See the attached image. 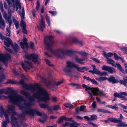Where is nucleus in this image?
Masks as SVG:
<instances>
[{
	"label": "nucleus",
	"mask_w": 127,
	"mask_h": 127,
	"mask_svg": "<svg viewBox=\"0 0 127 127\" xmlns=\"http://www.w3.org/2000/svg\"><path fill=\"white\" fill-rule=\"evenodd\" d=\"M35 86L36 89H37L38 91L36 93L33 94V97L29 96L28 98L29 99L30 102H24L26 106L25 108L28 110V109L31 108V105H34L33 102L34 101V98L44 102H46L51 99L49 97L48 93L44 88L41 87L37 83L35 84Z\"/></svg>",
	"instance_id": "1"
},
{
	"label": "nucleus",
	"mask_w": 127,
	"mask_h": 127,
	"mask_svg": "<svg viewBox=\"0 0 127 127\" xmlns=\"http://www.w3.org/2000/svg\"><path fill=\"white\" fill-rule=\"evenodd\" d=\"M53 36L52 35L46 36L44 39L45 47L47 50H49L51 53L59 57L63 58L65 55L70 56L73 53L77 52L72 50H66L64 51L63 49L59 48L53 50L51 47L54 43L53 40Z\"/></svg>",
	"instance_id": "2"
},
{
	"label": "nucleus",
	"mask_w": 127,
	"mask_h": 127,
	"mask_svg": "<svg viewBox=\"0 0 127 127\" xmlns=\"http://www.w3.org/2000/svg\"><path fill=\"white\" fill-rule=\"evenodd\" d=\"M17 91H11L8 96L0 95V98H4L5 99L9 98V102L13 104H17L19 101H22L23 98L22 96L17 94Z\"/></svg>",
	"instance_id": "3"
},
{
	"label": "nucleus",
	"mask_w": 127,
	"mask_h": 127,
	"mask_svg": "<svg viewBox=\"0 0 127 127\" xmlns=\"http://www.w3.org/2000/svg\"><path fill=\"white\" fill-rule=\"evenodd\" d=\"M22 113L23 114L29 115L31 118L33 117L35 114L37 115L40 116L42 115V113L39 111H37L36 109H32L31 108L28 109V110H22Z\"/></svg>",
	"instance_id": "4"
},
{
	"label": "nucleus",
	"mask_w": 127,
	"mask_h": 127,
	"mask_svg": "<svg viewBox=\"0 0 127 127\" xmlns=\"http://www.w3.org/2000/svg\"><path fill=\"white\" fill-rule=\"evenodd\" d=\"M110 121L115 123H119L117 125V127H127V124H125V123L122 122V121L117 120L114 118H108L107 120H104L103 121V122H109Z\"/></svg>",
	"instance_id": "5"
},
{
	"label": "nucleus",
	"mask_w": 127,
	"mask_h": 127,
	"mask_svg": "<svg viewBox=\"0 0 127 127\" xmlns=\"http://www.w3.org/2000/svg\"><path fill=\"white\" fill-rule=\"evenodd\" d=\"M76 64L74 62L70 61H67L66 62V67L63 69V70L66 73H69L73 70V68H75Z\"/></svg>",
	"instance_id": "6"
},
{
	"label": "nucleus",
	"mask_w": 127,
	"mask_h": 127,
	"mask_svg": "<svg viewBox=\"0 0 127 127\" xmlns=\"http://www.w3.org/2000/svg\"><path fill=\"white\" fill-rule=\"evenodd\" d=\"M4 39H5V40L4 41V45L6 46H4V48L10 53H13V50L8 47L12 45L13 43L12 40L9 37H5L4 38Z\"/></svg>",
	"instance_id": "7"
},
{
	"label": "nucleus",
	"mask_w": 127,
	"mask_h": 127,
	"mask_svg": "<svg viewBox=\"0 0 127 127\" xmlns=\"http://www.w3.org/2000/svg\"><path fill=\"white\" fill-rule=\"evenodd\" d=\"M19 83L22 85L23 88H25L26 89L30 91L32 93H34L36 91L35 85H34L31 84L28 85L24 83L23 80H20Z\"/></svg>",
	"instance_id": "8"
},
{
	"label": "nucleus",
	"mask_w": 127,
	"mask_h": 127,
	"mask_svg": "<svg viewBox=\"0 0 127 127\" xmlns=\"http://www.w3.org/2000/svg\"><path fill=\"white\" fill-rule=\"evenodd\" d=\"M106 80L108 81L111 82L112 84L117 83H119L121 84H123L125 87L127 86V84L124 82L123 80H120L119 81L117 79H115V77L112 76H111L108 78H107Z\"/></svg>",
	"instance_id": "9"
},
{
	"label": "nucleus",
	"mask_w": 127,
	"mask_h": 127,
	"mask_svg": "<svg viewBox=\"0 0 127 127\" xmlns=\"http://www.w3.org/2000/svg\"><path fill=\"white\" fill-rule=\"evenodd\" d=\"M107 62L112 65L115 67L117 66V68L118 70L122 73H124V71L122 67H121L120 64L118 63H116V65L114 64V61L112 59H110L107 60Z\"/></svg>",
	"instance_id": "10"
},
{
	"label": "nucleus",
	"mask_w": 127,
	"mask_h": 127,
	"mask_svg": "<svg viewBox=\"0 0 127 127\" xmlns=\"http://www.w3.org/2000/svg\"><path fill=\"white\" fill-rule=\"evenodd\" d=\"M25 64L23 62L22 63L21 65L23 69L26 71H27V69L29 70L32 67V63L29 61L25 60L24 61Z\"/></svg>",
	"instance_id": "11"
},
{
	"label": "nucleus",
	"mask_w": 127,
	"mask_h": 127,
	"mask_svg": "<svg viewBox=\"0 0 127 127\" xmlns=\"http://www.w3.org/2000/svg\"><path fill=\"white\" fill-rule=\"evenodd\" d=\"M63 81H58L56 83L55 81H52L51 82L49 81L47 83V86L49 88H54L55 86L56 85L57 86H58L60 84H61L63 82Z\"/></svg>",
	"instance_id": "12"
},
{
	"label": "nucleus",
	"mask_w": 127,
	"mask_h": 127,
	"mask_svg": "<svg viewBox=\"0 0 127 127\" xmlns=\"http://www.w3.org/2000/svg\"><path fill=\"white\" fill-rule=\"evenodd\" d=\"M13 3V7L14 9H16V11L19 9L20 10L21 6L20 2V0H11Z\"/></svg>",
	"instance_id": "13"
},
{
	"label": "nucleus",
	"mask_w": 127,
	"mask_h": 127,
	"mask_svg": "<svg viewBox=\"0 0 127 127\" xmlns=\"http://www.w3.org/2000/svg\"><path fill=\"white\" fill-rule=\"evenodd\" d=\"M8 109L7 110L8 112L9 113H12V115H16L17 114L15 111V108L13 105H8Z\"/></svg>",
	"instance_id": "14"
},
{
	"label": "nucleus",
	"mask_w": 127,
	"mask_h": 127,
	"mask_svg": "<svg viewBox=\"0 0 127 127\" xmlns=\"http://www.w3.org/2000/svg\"><path fill=\"white\" fill-rule=\"evenodd\" d=\"M102 70L108 71L110 73L112 74L116 72L115 68L112 67L104 65L102 67Z\"/></svg>",
	"instance_id": "15"
},
{
	"label": "nucleus",
	"mask_w": 127,
	"mask_h": 127,
	"mask_svg": "<svg viewBox=\"0 0 127 127\" xmlns=\"http://www.w3.org/2000/svg\"><path fill=\"white\" fill-rule=\"evenodd\" d=\"M80 124V123L76 122L73 123L66 122L65 124H63L62 126L64 127L66 126H69V127H78Z\"/></svg>",
	"instance_id": "16"
},
{
	"label": "nucleus",
	"mask_w": 127,
	"mask_h": 127,
	"mask_svg": "<svg viewBox=\"0 0 127 127\" xmlns=\"http://www.w3.org/2000/svg\"><path fill=\"white\" fill-rule=\"evenodd\" d=\"M23 42L21 41L20 42V45L21 46V47L23 50H24L25 48H25L27 49L29 48V46L27 44V40L26 38H24L23 40Z\"/></svg>",
	"instance_id": "17"
},
{
	"label": "nucleus",
	"mask_w": 127,
	"mask_h": 127,
	"mask_svg": "<svg viewBox=\"0 0 127 127\" xmlns=\"http://www.w3.org/2000/svg\"><path fill=\"white\" fill-rule=\"evenodd\" d=\"M86 90H91L93 95H98L97 92L99 90L98 88H91L90 87L87 86Z\"/></svg>",
	"instance_id": "18"
},
{
	"label": "nucleus",
	"mask_w": 127,
	"mask_h": 127,
	"mask_svg": "<svg viewBox=\"0 0 127 127\" xmlns=\"http://www.w3.org/2000/svg\"><path fill=\"white\" fill-rule=\"evenodd\" d=\"M4 116L6 119V121H3L2 122V127H7V124L10 122V120L8 117V115L6 113L4 114Z\"/></svg>",
	"instance_id": "19"
},
{
	"label": "nucleus",
	"mask_w": 127,
	"mask_h": 127,
	"mask_svg": "<svg viewBox=\"0 0 127 127\" xmlns=\"http://www.w3.org/2000/svg\"><path fill=\"white\" fill-rule=\"evenodd\" d=\"M93 67V70H90L89 71V72L93 74H95L99 75L100 71L99 70L96 68V67L95 65H93L91 66Z\"/></svg>",
	"instance_id": "20"
},
{
	"label": "nucleus",
	"mask_w": 127,
	"mask_h": 127,
	"mask_svg": "<svg viewBox=\"0 0 127 127\" xmlns=\"http://www.w3.org/2000/svg\"><path fill=\"white\" fill-rule=\"evenodd\" d=\"M39 22L40 23V28L41 31L43 32L44 29L45 28V23L43 16H41V19L39 20Z\"/></svg>",
	"instance_id": "21"
},
{
	"label": "nucleus",
	"mask_w": 127,
	"mask_h": 127,
	"mask_svg": "<svg viewBox=\"0 0 127 127\" xmlns=\"http://www.w3.org/2000/svg\"><path fill=\"white\" fill-rule=\"evenodd\" d=\"M10 123L11 124V127H16V125L14 123L15 121L17 120L18 118L14 116L13 115H11V117Z\"/></svg>",
	"instance_id": "22"
},
{
	"label": "nucleus",
	"mask_w": 127,
	"mask_h": 127,
	"mask_svg": "<svg viewBox=\"0 0 127 127\" xmlns=\"http://www.w3.org/2000/svg\"><path fill=\"white\" fill-rule=\"evenodd\" d=\"M113 95L115 97H118L120 98L121 95H123L127 97V94L125 92H121L119 93L116 92L114 93Z\"/></svg>",
	"instance_id": "23"
},
{
	"label": "nucleus",
	"mask_w": 127,
	"mask_h": 127,
	"mask_svg": "<svg viewBox=\"0 0 127 127\" xmlns=\"http://www.w3.org/2000/svg\"><path fill=\"white\" fill-rule=\"evenodd\" d=\"M64 120L66 121H70L71 120V119L68 118L65 116H62L59 118L57 122L58 123H60L63 121Z\"/></svg>",
	"instance_id": "24"
},
{
	"label": "nucleus",
	"mask_w": 127,
	"mask_h": 127,
	"mask_svg": "<svg viewBox=\"0 0 127 127\" xmlns=\"http://www.w3.org/2000/svg\"><path fill=\"white\" fill-rule=\"evenodd\" d=\"M38 56L36 54H32V61L34 63H37L38 62Z\"/></svg>",
	"instance_id": "25"
},
{
	"label": "nucleus",
	"mask_w": 127,
	"mask_h": 127,
	"mask_svg": "<svg viewBox=\"0 0 127 127\" xmlns=\"http://www.w3.org/2000/svg\"><path fill=\"white\" fill-rule=\"evenodd\" d=\"M4 18L6 21L9 23V26L11 27V24L12 23L11 16H3Z\"/></svg>",
	"instance_id": "26"
},
{
	"label": "nucleus",
	"mask_w": 127,
	"mask_h": 127,
	"mask_svg": "<svg viewBox=\"0 0 127 127\" xmlns=\"http://www.w3.org/2000/svg\"><path fill=\"white\" fill-rule=\"evenodd\" d=\"M83 78L84 79L87 80L88 81H91L92 83L95 85H98L99 84L94 79H92L90 77H87L85 76H83Z\"/></svg>",
	"instance_id": "27"
},
{
	"label": "nucleus",
	"mask_w": 127,
	"mask_h": 127,
	"mask_svg": "<svg viewBox=\"0 0 127 127\" xmlns=\"http://www.w3.org/2000/svg\"><path fill=\"white\" fill-rule=\"evenodd\" d=\"M86 107L84 105H81L80 107V108L79 107H77L75 109V111L77 114L79 113V111H83V110L85 109Z\"/></svg>",
	"instance_id": "28"
},
{
	"label": "nucleus",
	"mask_w": 127,
	"mask_h": 127,
	"mask_svg": "<svg viewBox=\"0 0 127 127\" xmlns=\"http://www.w3.org/2000/svg\"><path fill=\"white\" fill-rule=\"evenodd\" d=\"M11 27L7 26L6 28V31H5L6 36L10 37V34L11 32Z\"/></svg>",
	"instance_id": "29"
},
{
	"label": "nucleus",
	"mask_w": 127,
	"mask_h": 127,
	"mask_svg": "<svg viewBox=\"0 0 127 127\" xmlns=\"http://www.w3.org/2000/svg\"><path fill=\"white\" fill-rule=\"evenodd\" d=\"M39 106L41 108L45 109L46 108L49 110H51V108L48 106L47 104L41 103L39 105Z\"/></svg>",
	"instance_id": "30"
},
{
	"label": "nucleus",
	"mask_w": 127,
	"mask_h": 127,
	"mask_svg": "<svg viewBox=\"0 0 127 127\" xmlns=\"http://www.w3.org/2000/svg\"><path fill=\"white\" fill-rule=\"evenodd\" d=\"M11 46L15 52H17L19 50V47L16 43H15L14 45L13 43Z\"/></svg>",
	"instance_id": "31"
},
{
	"label": "nucleus",
	"mask_w": 127,
	"mask_h": 127,
	"mask_svg": "<svg viewBox=\"0 0 127 127\" xmlns=\"http://www.w3.org/2000/svg\"><path fill=\"white\" fill-rule=\"evenodd\" d=\"M10 88H8L7 89V90L5 89H0V94H1L3 93H4L6 94H10V93H9L8 91H10Z\"/></svg>",
	"instance_id": "32"
},
{
	"label": "nucleus",
	"mask_w": 127,
	"mask_h": 127,
	"mask_svg": "<svg viewBox=\"0 0 127 127\" xmlns=\"http://www.w3.org/2000/svg\"><path fill=\"white\" fill-rule=\"evenodd\" d=\"M6 23L3 19H0V29H3L5 26Z\"/></svg>",
	"instance_id": "33"
},
{
	"label": "nucleus",
	"mask_w": 127,
	"mask_h": 127,
	"mask_svg": "<svg viewBox=\"0 0 127 127\" xmlns=\"http://www.w3.org/2000/svg\"><path fill=\"white\" fill-rule=\"evenodd\" d=\"M23 97V100L22 101L20 100L19 102H17V104H14V105H17V106H18V108L20 110H22L24 108H25V109H26L25 110H28L27 109H26L25 108L26 107H25L24 106H23L22 105H20V104H18V103H19L20 102H22L23 100L24 99L23 97Z\"/></svg>",
	"instance_id": "34"
},
{
	"label": "nucleus",
	"mask_w": 127,
	"mask_h": 127,
	"mask_svg": "<svg viewBox=\"0 0 127 127\" xmlns=\"http://www.w3.org/2000/svg\"><path fill=\"white\" fill-rule=\"evenodd\" d=\"M97 111L98 113L102 112L104 113H111V112L108 111L106 110L100 108L98 109L97 110Z\"/></svg>",
	"instance_id": "35"
},
{
	"label": "nucleus",
	"mask_w": 127,
	"mask_h": 127,
	"mask_svg": "<svg viewBox=\"0 0 127 127\" xmlns=\"http://www.w3.org/2000/svg\"><path fill=\"white\" fill-rule=\"evenodd\" d=\"M20 93L24 96L27 97V98L30 95V93L25 92L23 90L21 91Z\"/></svg>",
	"instance_id": "36"
},
{
	"label": "nucleus",
	"mask_w": 127,
	"mask_h": 127,
	"mask_svg": "<svg viewBox=\"0 0 127 127\" xmlns=\"http://www.w3.org/2000/svg\"><path fill=\"white\" fill-rule=\"evenodd\" d=\"M11 58L10 55L9 54H7L4 56L3 55V61H8Z\"/></svg>",
	"instance_id": "37"
},
{
	"label": "nucleus",
	"mask_w": 127,
	"mask_h": 127,
	"mask_svg": "<svg viewBox=\"0 0 127 127\" xmlns=\"http://www.w3.org/2000/svg\"><path fill=\"white\" fill-rule=\"evenodd\" d=\"M76 61L78 63L82 64H84V62L82 61L81 59H80L78 57L76 56L75 58Z\"/></svg>",
	"instance_id": "38"
},
{
	"label": "nucleus",
	"mask_w": 127,
	"mask_h": 127,
	"mask_svg": "<svg viewBox=\"0 0 127 127\" xmlns=\"http://www.w3.org/2000/svg\"><path fill=\"white\" fill-rule=\"evenodd\" d=\"M13 21L14 24L15 25L16 29H18L19 26V22L16 19H15L13 18Z\"/></svg>",
	"instance_id": "39"
},
{
	"label": "nucleus",
	"mask_w": 127,
	"mask_h": 127,
	"mask_svg": "<svg viewBox=\"0 0 127 127\" xmlns=\"http://www.w3.org/2000/svg\"><path fill=\"white\" fill-rule=\"evenodd\" d=\"M43 116L44 117L43 119H39V121L42 123L45 122V121L46 120L47 118V116L46 115L44 114Z\"/></svg>",
	"instance_id": "40"
},
{
	"label": "nucleus",
	"mask_w": 127,
	"mask_h": 127,
	"mask_svg": "<svg viewBox=\"0 0 127 127\" xmlns=\"http://www.w3.org/2000/svg\"><path fill=\"white\" fill-rule=\"evenodd\" d=\"M78 39L75 37H73L72 40L69 42V43L70 44H72L73 43H75L77 44L78 43Z\"/></svg>",
	"instance_id": "41"
},
{
	"label": "nucleus",
	"mask_w": 127,
	"mask_h": 127,
	"mask_svg": "<svg viewBox=\"0 0 127 127\" xmlns=\"http://www.w3.org/2000/svg\"><path fill=\"white\" fill-rule=\"evenodd\" d=\"M5 79V77L4 74H1L0 75V84H1Z\"/></svg>",
	"instance_id": "42"
},
{
	"label": "nucleus",
	"mask_w": 127,
	"mask_h": 127,
	"mask_svg": "<svg viewBox=\"0 0 127 127\" xmlns=\"http://www.w3.org/2000/svg\"><path fill=\"white\" fill-rule=\"evenodd\" d=\"M107 78L106 76L102 77H100L99 78H96V79L99 81L101 82L102 81H104L106 80Z\"/></svg>",
	"instance_id": "43"
},
{
	"label": "nucleus",
	"mask_w": 127,
	"mask_h": 127,
	"mask_svg": "<svg viewBox=\"0 0 127 127\" xmlns=\"http://www.w3.org/2000/svg\"><path fill=\"white\" fill-rule=\"evenodd\" d=\"M64 105L66 108L70 109L72 108L73 106L72 104L69 103L64 104Z\"/></svg>",
	"instance_id": "44"
},
{
	"label": "nucleus",
	"mask_w": 127,
	"mask_h": 127,
	"mask_svg": "<svg viewBox=\"0 0 127 127\" xmlns=\"http://www.w3.org/2000/svg\"><path fill=\"white\" fill-rule=\"evenodd\" d=\"M106 107H107L108 108H111L112 109H113L116 110H117L118 109V107H117L114 106H112L111 105H107L106 106H105Z\"/></svg>",
	"instance_id": "45"
},
{
	"label": "nucleus",
	"mask_w": 127,
	"mask_h": 127,
	"mask_svg": "<svg viewBox=\"0 0 127 127\" xmlns=\"http://www.w3.org/2000/svg\"><path fill=\"white\" fill-rule=\"evenodd\" d=\"M7 83L11 84H14L17 83V82L15 81H14L13 80H11L10 79H8L7 80Z\"/></svg>",
	"instance_id": "46"
},
{
	"label": "nucleus",
	"mask_w": 127,
	"mask_h": 127,
	"mask_svg": "<svg viewBox=\"0 0 127 127\" xmlns=\"http://www.w3.org/2000/svg\"><path fill=\"white\" fill-rule=\"evenodd\" d=\"M20 27L22 28H26V25L25 22L23 20H22L20 24Z\"/></svg>",
	"instance_id": "47"
},
{
	"label": "nucleus",
	"mask_w": 127,
	"mask_h": 127,
	"mask_svg": "<svg viewBox=\"0 0 127 127\" xmlns=\"http://www.w3.org/2000/svg\"><path fill=\"white\" fill-rule=\"evenodd\" d=\"M75 68H76L77 70L81 72H83L84 71L82 70H83V67H78L76 64Z\"/></svg>",
	"instance_id": "48"
},
{
	"label": "nucleus",
	"mask_w": 127,
	"mask_h": 127,
	"mask_svg": "<svg viewBox=\"0 0 127 127\" xmlns=\"http://www.w3.org/2000/svg\"><path fill=\"white\" fill-rule=\"evenodd\" d=\"M91 117V120H96L97 118V115L95 114L91 115L90 116Z\"/></svg>",
	"instance_id": "49"
},
{
	"label": "nucleus",
	"mask_w": 127,
	"mask_h": 127,
	"mask_svg": "<svg viewBox=\"0 0 127 127\" xmlns=\"http://www.w3.org/2000/svg\"><path fill=\"white\" fill-rule=\"evenodd\" d=\"M78 53L84 57L88 55L87 53H86L82 51L78 52Z\"/></svg>",
	"instance_id": "50"
},
{
	"label": "nucleus",
	"mask_w": 127,
	"mask_h": 127,
	"mask_svg": "<svg viewBox=\"0 0 127 127\" xmlns=\"http://www.w3.org/2000/svg\"><path fill=\"white\" fill-rule=\"evenodd\" d=\"M98 75L100 76H105L107 75H108V74L107 72L105 71H103L102 72L100 71Z\"/></svg>",
	"instance_id": "51"
},
{
	"label": "nucleus",
	"mask_w": 127,
	"mask_h": 127,
	"mask_svg": "<svg viewBox=\"0 0 127 127\" xmlns=\"http://www.w3.org/2000/svg\"><path fill=\"white\" fill-rule=\"evenodd\" d=\"M45 61L46 62L47 64L49 66H53V64L50 62V61L47 59H45Z\"/></svg>",
	"instance_id": "52"
},
{
	"label": "nucleus",
	"mask_w": 127,
	"mask_h": 127,
	"mask_svg": "<svg viewBox=\"0 0 127 127\" xmlns=\"http://www.w3.org/2000/svg\"><path fill=\"white\" fill-rule=\"evenodd\" d=\"M17 115H18L20 117V119H21V120H24V119H25V117L24 115L21 114H17Z\"/></svg>",
	"instance_id": "53"
},
{
	"label": "nucleus",
	"mask_w": 127,
	"mask_h": 127,
	"mask_svg": "<svg viewBox=\"0 0 127 127\" xmlns=\"http://www.w3.org/2000/svg\"><path fill=\"white\" fill-rule=\"evenodd\" d=\"M69 85L73 86L76 87L77 88L78 87L80 86L79 84H76L75 83H70L69 84Z\"/></svg>",
	"instance_id": "54"
},
{
	"label": "nucleus",
	"mask_w": 127,
	"mask_h": 127,
	"mask_svg": "<svg viewBox=\"0 0 127 127\" xmlns=\"http://www.w3.org/2000/svg\"><path fill=\"white\" fill-rule=\"evenodd\" d=\"M118 105L123 109H127V106H126L121 103L118 104Z\"/></svg>",
	"instance_id": "55"
},
{
	"label": "nucleus",
	"mask_w": 127,
	"mask_h": 127,
	"mask_svg": "<svg viewBox=\"0 0 127 127\" xmlns=\"http://www.w3.org/2000/svg\"><path fill=\"white\" fill-rule=\"evenodd\" d=\"M88 123L89 124L91 125L93 127H98V126L97 124L93 123L91 121L88 122Z\"/></svg>",
	"instance_id": "56"
},
{
	"label": "nucleus",
	"mask_w": 127,
	"mask_h": 127,
	"mask_svg": "<svg viewBox=\"0 0 127 127\" xmlns=\"http://www.w3.org/2000/svg\"><path fill=\"white\" fill-rule=\"evenodd\" d=\"M8 13L9 16H11L13 12V11L10 8L8 9Z\"/></svg>",
	"instance_id": "57"
},
{
	"label": "nucleus",
	"mask_w": 127,
	"mask_h": 127,
	"mask_svg": "<svg viewBox=\"0 0 127 127\" xmlns=\"http://www.w3.org/2000/svg\"><path fill=\"white\" fill-rule=\"evenodd\" d=\"M60 108V107L58 105H55L53 108V109L55 111H56L58 110Z\"/></svg>",
	"instance_id": "58"
},
{
	"label": "nucleus",
	"mask_w": 127,
	"mask_h": 127,
	"mask_svg": "<svg viewBox=\"0 0 127 127\" xmlns=\"http://www.w3.org/2000/svg\"><path fill=\"white\" fill-rule=\"evenodd\" d=\"M46 21L48 24V25L49 26H50V20L48 16H46Z\"/></svg>",
	"instance_id": "59"
},
{
	"label": "nucleus",
	"mask_w": 127,
	"mask_h": 127,
	"mask_svg": "<svg viewBox=\"0 0 127 127\" xmlns=\"http://www.w3.org/2000/svg\"><path fill=\"white\" fill-rule=\"evenodd\" d=\"M32 54H31L30 55H25L26 58L28 59L29 60L32 59Z\"/></svg>",
	"instance_id": "60"
},
{
	"label": "nucleus",
	"mask_w": 127,
	"mask_h": 127,
	"mask_svg": "<svg viewBox=\"0 0 127 127\" xmlns=\"http://www.w3.org/2000/svg\"><path fill=\"white\" fill-rule=\"evenodd\" d=\"M91 59H92L93 61L97 63H101V62L100 61L95 58H93L92 57L91 58Z\"/></svg>",
	"instance_id": "61"
},
{
	"label": "nucleus",
	"mask_w": 127,
	"mask_h": 127,
	"mask_svg": "<svg viewBox=\"0 0 127 127\" xmlns=\"http://www.w3.org/2000/svg\"><path fill=\"white\" fill-rule=\"evenodd\" d=\"M20 124L23 126L26 127L27 126V124L24 122L22 121L21 119H20Z\"/></svg>",
	"instance_id": "62"
},
{
	"label": "nucleus",
	"mask_w": 127,
	"mask_h": 127,
	"mask_svg": "<svg viewBox=\"0 0 127 127\" xmlns=\"http://www.w3.org/2000/svg\"><path fill=\"white\" fill-rule=\"evenodd\" d=\"M0 113L3 114H4L5 113H6L4 110V109L2 107H1L0 108Z\"/></svg>",
	"instance_id": "63"
},
{
	"label": "nucleus",
	"mask_w": 127,
	"mask_h": 127,
	"mask_svg": "<svg viewBox=\"0 0 127 127\" xmlns=\"http://www.w3.org/2000/svg\"><path fill=\"white\" fill-rule=\"evenodd\" d=\"M51 99L52 101L54 102H56L57 101V98L56 97H52L51 98Z\"/></svg>",
	"instance_id": "64"
}]
</instances>
